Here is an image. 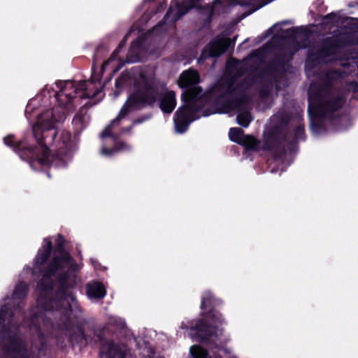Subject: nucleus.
<instances>
[{"label": "nucleus", "instance_id": "nucleus-13", "mask_svg": "<svg viewBox=\"0 0 358 358\" xmlns=\"http://www.w3.org/2000/svg\"><path fill=\"white\" fill-rule=\"evenodd\" d=\"M1 334L6 340L1 348L3 358H34L24 340L17 333H12L10 327L3 324Z\"/></svg>", "mask_w": 358, "mask_h": 358}, {"label": "nucleus", "instance_id": "nucleus-27", "mask_svg": "<svg viewBox=\"0 0 358 358\" xmlns=\"http://www.w3.org/2000/svg\"><path fill=\"white\" fill-rule=\"evenodd\" d=\"M181 99L184 103L182 106H189L192 111L196 113L200 110V107L196 104V96L192 90H186L182 92Z\"/></svg>", "mask_w": 358, "mask_h": 358}, {"label": "nucleus", "instance_id": "nucleus-1", "mask_svg": "<svg viewBox=\"0 0 358 358\" xmlns=\"http://www.w3.org/2000/svg\"><path fill=\"white\" fill-rule=\"evenodd\" d=\"M57 129L52 121L37 123L32 127V135L38 145V154H44L45 162L41 169L51 166L64 168L67 165L65 157L71 136L69 132L63 131L57 141Z\"/></svg>", "mask_w": 358, "mask_h": 358}, {"label": "nucleus", "instance_id": "nucleus-20", "mask_svg": "<svg viewBox=\"0 0 358 358\" xmlns=\"http://www.w3.org/2000/svg\"><path fill=\"white\" fill-rule=\"evenodd\" d=\"M176 7L177 10L174 15H173V13L175 11V9L173 8L171 6L169 8L163 19L156 25V28L161 27L165 24H171L175 23L189 12V10L192 8V5L191 3H187L185 1H182V3L178 2Z\"/></svg>", "mask_w": 358, "mask_h": 358}, {"label": "nucleus", "instance_id": "nucleus-35", "mask_svg": "<svg viewBox=\"0 0 358 358\" xmlns=\"http://www.w3.org/2000/svg\"><path fill=\"white\" fill-rule=\"evenodd\" d=\"M250 114L248 112H243L238 114L236 117L238 124L243 127H248L251 122Z\"/></svg>", "mask_w": 358, "mask_h": 358}, {"label": "nucleus", "instance_id": "nucleus-4", "mask_svg": "<svg viewBox=\"0 0 358 358\" xmlns=\"http://www.w3.org/2000/svg\"><path fill=\"white\" fill-rule=\"evenodd\" d=\"M222 303V301L216 298L210 291L203 292L200 308L201 310H206V311L201 313L203 318L197 320L194 324H192L189 327L190 331L193 333L197 341L206 343L214 338H217V327L210 324L207 322V319H210L213 322L219 324L224 323L222 315L217 310V308L221 306Z\"/></svg>", "mask_w": 358, "mask_h": 358}, {"label": "nucleus", "instance_id": "nucleus-14", "mask_svg": "<svg viewBox=\"0 0 358 358\" xmlns=\"http://www.w3.org/2000/svg\"><path fill=\"white\" fill-rule=\"evenodd\" d=\"M140 78L142 83H147L152 87L157 99L155 103L159 102V107L164 113H171L176 106V92L169 90L165 85H161L159 82L145 74H141Z\"/></svg>", "mask_w": 358, "mask_h": 358}, {"label": "nucleus", "instance_id": "nucleus-29", "mask_svg": "<svg viewBox=\"0 0 358 358\" xmlns=\"http://www.w3.org/2000/svg\"><path fill=\"white\" fill-rule=\"evenodd\" d=\"M86 113L87 109L85 108V106H83L73 117L72 123L77 131L79 133L81 132L85 127L84 122Z\"/></svg>", "mask_w": 358, "mask_h": 358}, {"label": "nucleus", "instance_id": "nucleus-32", "mask_svg": "<svg viewBox=\"0 0 358 358\" xmlns=\"http://www.w3.org/2000/svg\"><path fill=\"white\" fill-rule=\"evenodd\" d=\"M245 135L243 130L239 127H232L229 131V139L238 144L241 143Z\"/></svg>", "mask_w": 358, "mask_h": 358}, {"label": "nucleus", "instance_id": "nucleus-6", "mask_svg": "<svg viewBox=\"0 0 358 358\" xmlns=\"http://www.w3.org/2000/svg\"><path fill=\"white\" fill-rule=\"evenodd\" d=\"M353 44L351 36L345 32H340L323 38L316 50H309L306 64L310 68L324 63L326 59L336 55L341 51Z\"/></svg>", "mask_w": 358, "mask_h": 358}, {"label": "nucleus", "instance_id": "nucleus-55", "mask_svg": "<svg viewBox=\"0 0 358 358\" xmlns=\"http://www.w3.org/2000/svg\"><path fill=\"white\" fill-rule=\"evenodd\" d=\"M210 358H211V357H210Z\"/></svg>", "mask_w": 358, "mask_h": 358}, {"label": "nucleus", "instance_id": "nucleus-31", "mask_svg": "<svg viewBox=\"0 0 358 358\" xmlns=\"http://www.w3.org/2000/svg\"><path fill=\"white\" fill-rule=\"evenodd\" d=\"M28 293V286L24 282H20L15 287L13 292V298L14 299H24L27 297Z\"/></svg>", "mask_w": 358, "mask_h": 358}, {"label": "nucleus", "instance_id": "nucleus-36", "mask_svg": "<svg viewBox=\"0 0 358 358\" xmlns=\"http://www.w3.org/2000/svg\"><path fill=\"white\" fill-rule=\"evenodd\" d=\"M322 21L326 24L334 25L339 22V15L336 13L331 12L324 15Z\"/></svg>", "mask_w": 358, "mask_h": 358}, {"label": "nucleus", "instance_id": "nucleus-11", "mask_svg": "<svg viewBox=\"0 0 358 358\" xmlns=\"http://www.w3.org/2000/svg\"><path fill=\"white\" fill-rule=\"evenodd\" d=\"M92 333L96 338L101 358H126L127 345L109 338L110 329L108 327H94Z\"/></svg>", "mask_w": 358, "mask_h": 358}, {"label": "nucleus", "instance_id": "nucleus-12", "mask_svg": "<svg viewBox=\"0 0 358 358\" xmlns=\"http://www.w3.org/2000/svg\"><path fill=\"white\" fill-rule=\"evenodd\" d=\"M3 143L17 153L22 159L27 162L32 169L36 171L41 169V164L45 161L44 154L42 155L38 154V146L29 144L26 138L16 141L13 134L4 137Z\"/></svg>", "mask_w": 358, "mask_h": 358}, {"label": "nucleus", "instance_id": "nucleus-19", "mask_svg": "<svg viewBox=\"0 0 358 358\" xmlns=\"http://www.w3.org/2000/svg\"><path fill=\"white\" fill-rule=\"evenodd\" d=\"M69 340L73 345H76L80 347H85L88 344L95 345L97 344L96 338L91 334L85 332L84 324L82 322H78L76 326L71 329Z\"/></svg>", "mask_w": 358, "mask_h": 358}, {"label": "nucleus", "instance_id": "nucleus-53", "mask_svg": "<svg viewBox=\"0 0 358 358\" xmlns=\"http://www.w3.org/2000/svg\"><path fill=\"white\" fill-rule=\"evenodd\" d=\"M47 176H48V178H51V176H50L49 172H47Z\"/></svg>", "mask_w": 358, "mask_h": 358}, {"label": "nucleus", "instance_id": "nucleus-47", "mask_svg": "<svg viewBox=\"0 0 358 358\" xmlns=\"http://www.w3.org/2000/svg\"><path fill=\"white\" fill-rule=\"evenodd\" d=\"M236 36L234 37L232 39H231V47H234L236 43Z\"/></svg>", "mask_w": 358, "mask_h": 358}, {"label": "nucleus", "instance_id": "nucleus-9", "mask_svg": "<svg viewBox=\"0 0 358 358\" xmlns=\"http://www.w3.org/2000/svg\"><path fill=\"white\" fill-rule=\"evenodd\" d=\"M336 78V71H328L317 81L312 82L308 92V99L321 103H331L339 99L343 107L345 99L341 95L334 96L331 92Z\"/></svg>", "mask_w": 358, "mask_h": 358}, {"label": "nucleus", "instance_id": "nucleus-30", "mask_svg": "<svg viewBox=\"0 0 358 358\" xmlns=\"http://www.w3.org/2000/svg\"><path fill=\"white\" fill-rule=\"evenodd\" d=\"M127 148H128V145H127L126 143H124L123 141H115V145H114L113 148H108L103 146V147H102V148L101 150V153L103 155L110 157V156L113 155L116 152L126 150Z\"/></svg>", "mask_w": 358, "mask_h": 358}, {"label": "nucleus", "instance_id": "nucleus-28", "mask_svg": "<svg viewBox=\"0 0 358 358\" xmlns=\"http://www.w3.org/2000/svg\"><path fill=\"white\" fill-rule=\"evenodd\" d=\"M260 142L255 136L245 135L239 145H242L247 151H259Z\"/></svg>", "mask_w": 358, "mask_h": 358}, {"label": "nucleus", "instance_id": "nucleus-10", "mask_svg": "<svg viewBox=\"0 0 358 358\" xmlns=\"http://www.w3.org/2000/svg\"><path fill=\"white\" fill-rule=\"evenodd\" d=\"M341 108L342 103L339 99L331 103L308 100V113L311 131L314 134H319L325 131L324 120L331 117L334 112Z\"/></svg>", "mask_w": 358, "mask_h": 358}, {"label": "nucleus", "instance_id": "nucleus-17", "mask_svg": "<svg viewBox=\"0 0 358 358\" xmlns=\"http://www.w3.org/2000/svg\"><path fill=\"white\" fill-rule=\"evenodd\" d=\"M230 47L231 38L218 36L210 41L202 50L201 58L206 59L218 57L224 54Z\"/></svg>", "mask_w": 358, "mask_h": 358}, {"label": "nucleus", "instance_id": "nucleus-16", "mask_svg": "<svg viewBox=\"0 0 358 358\" xmlns=\"http://www.w3.org/2000/svg\"><path fill=\"white\" fill-rule=\"evenodd\" d=\"M45 313H33L29 319L30 326L34 328L36 331L41 330V322L43 321V324L50 327V329L58 328L60 329L70 330L71 325L68 326L67 328L60 327L57 323L59 321V316H55L53 313L56 311V308L50 310L43 309ZM71 324H72L71 323Z\"/></svg>", "mask_w": 358, "mask_h": 358}, {"label": "nucleus", "instance_id": "nucleus-34", "mask_svg": "<svg viewBox=\"0 0 358 358\" xmlns=\"http://www.w3.org/2000/svg\"><path fill=\"white\" fill-rule=\"evenodd\" d=\"M190 353L193 358H210L207 350L200 345L191 347Z\"/></svg>", "mask_w": 358, "mask_h": 358}, {"label": "nucleus", "instance_id": "nucleus-46", "mask_svg": "<svg viewBox=\"0 0 358 358\" xmlns=\"http://www.w3.org/2000/svg\"><path fill=\"white\" fill-rule=\"evenodd\" d=\"M213 13H210L206 19L205 24H210L212 21Z\"/></svg>", "mask_w": 358, "mask_h": 358}, {"label": "nucleus", "instance_id": "nucleus-5", "mask_svg": "<svg viewBox=\"0 0 358 358\" xmlns=\"http://www.w3.org/2000/svg\"><path fill=\"white\" fill-rule=\"evenodd\" d=\"M238 63L236 59L229 63V67L236 72L234 76L216 82L208 90V96L214 99L213 106L218 113H229L237 108L241 103V99L233 96L236 90L235 84L237 78L243 76L245 73L244 69Z\"/></svg>", "mask_w": 358, "mask_h": 358}, {"label": "nucleus", "instance_id": "nucleus-54", "mask_svg": "<svg viewBox=\"0 0 358 358\" xmlns=\"http://www.w3.org/2000/svg\"><path fill=\"white\" fill-rule=\"evenodd\" d=\"M34 358H36L34 355Z\"/></svg>", "mask_w": 358, "mask_h": 358}, {"label": "nucleus", "instance_id": "nucleus-18", "mask_svg": "<svg viewBox=\"0 0 358 358\" xmlns=\"http://www.w3.org/2000/svg\"><path fill=\"white\" fill-rule=\"evenodd\" d=\"M196 112L192 111L189 106H180L174 114V124L176 131L179 134L185 133L196 118L194 115Z\"/></svg>", "mask_w": 358, "mask_h": 358}, {"label": "nucleus", "instance_id": "nucleus-44", "mask_svg": "<svg viewBox=\"0 0 358 358\" xmlns=\"http://www.w3.org/2000/svg\"><path fill=\"white\" fill-rule=\"evenodd\" d=\"M122 85H123V80H122V78H118L117 79H116L115 87L117 88H119V87H121Z\"/></svg>", "mask_w": 358, "mask_h": 358}, {"label": "nucleus", "instance_id": "nucleus-43", "mask_svg": "<svg viewBox=\"0 0 358 358\" xmlns=\"http://www.w3.org/2000/svg\"><path fill=\"white\" fill-rule=\"evenodd\" d=\"M134 125L133 124L131 126L123 127L121 129L122 133H131Z\"/></svg>", "mask_w": 358, "mask_h": 358}, {"label": "nucleus", "instance_id": "nucleus-21", "mask_svg": "<svg viewBox=\"0 0 358 358\" xmlns=\"http://www.w3.org/2000/svg\"><path fill=\"white\" fill-rule=\"evenodd\" d=\"M289 59H286L285 54L276 56L266 66L265 73H285L287 72V69L290 66L289 64Z\"/></svg>", "mask_w": 358, "mask_h": 358}, {"label": "nucleus", "instance_id": "nucleus-38", "mask_svg": "<svg viewBox=\"0 0 358 358\" xmlns=\"http://www.w3.org/2000/svg\"><path fill=\"white\" fill-rule=\"evenodd\" d=\"M272 85V82H271V83H267L262 84L259 89V95L263 98L268 97L271 94V86Z\"/></svg>", "mask_w": 358, "mask_h": 358}, {"label": "nucleus", "instance_id": "nucleus-15", "mask_svg": "<svg viewBox=\"0 0 358 358\" xmlns=\"http://www.w3.org/2000/svg\"><path fill=\"white\" fill-rule=\"evenodd\" d=\"M87 89V83L85 81H82L76 87L73 83L68 81L66 83V86L62 87L60 90L56 93L55 97L59 104L64 108L68 107L76 95L82 92L80 96L82 99L90 98L91 96L85 91Z\"/></svg>", "mask_w": 358, "mask_h": 358}, {"label": "nucleus", "instance_id": "nucleus-48", "mask_svg": "<svg viewBox=\"0 0 358 358\" xmlns=\"http://www.w3.org/2000/svg\"><path fill=\"white\" fill-rule=\"evenodd\" d=\"M236 36L234 37L232 39H231V47H234L236 43Z\"/></svg>", "mask_w": 358, "mask_h": 358}, {"label": "nucleus", "instance_id": "nucleus-25", "mask_svg": "<svg viewBox=\"0 0 358 358\" xmlns=\"http://www.w3.org/2000/svg\"><path fill=\"white\" fill-rule=\"evenodd\" d=\"M234 5H239L244 7H252L244 16L249 15L256 10H259L265 5L271 3L273 0H230Z\"/></svg>", "mask_w": 358, "mask_h": 358}, {"label": "nucleus", "instance_id": "nucleus-51", "mask_svg": "<svg viewBox=\"0 0 358 358\" xmlns=\"http://www.w3.org/2000/svg\"><path fill=\"white\" fill-rule=\"evenodd\" d=\"M281 24H289V22L288 20H284V21L281 22Z\"/></svg>", "mask_w": 358, "mask_h": 358}, {"label": "nucleus", "instance_id": "nucleus-39", "mask_svg": "<svg viewBox=\"0 0 358 358\" xmlns=\"http://www.w3.org/2000/svg\"><path fill=\"white\" fill-rule=\"evenodd\" d=\"M152 117L151 113L145 114L139 117L134 119L132 122L133 125L140 124L147 120H149Z\"/></svg>", "mask_w": 358, "mask_h": 358}, {"label": "nucleus", "instance_id": "nucleus-23", "mask_svg": "<svg viewBox=\"0 0 358 358\" xmlns=\"http://www.w3.org/2000/svg\"><path fill=\"white\" fill-rule=\"evenodd\" d=\"M198 71L192 69L184 71L179 77L178 85L181 88H189L199 82Z\"/></svg>", "mask_w": 358, "mask_h": 358}, {"label": "nucleus", "instance_id": "nucleus-22", "mask_svg": "<svg viewBox=\"0 0 358 358\" xmlns=\"http://www.w3.org/2000/svg\"><path fill=\"white\" fill-rule=\"evenodd\" d=\"M52 252V243L48 238L43 240L42 247L38 250L37 255L34 260L36 267H41L47 263Z\"/></svg>", "mask_w": 358, "mask_h": 358}, {"label": "nucleus", "instance_id": "nucleus-8", "mask_svg": "<svg viewBox=\"0 0 358 358\" xmlns=\"http://www.w3.org/2000/svg\"><path fill=\"white\" fill-rule=\"evenodd\" d=\"M156 100L155 92L152 87L147 83H142L141 79L139 78L138 80L135 81L133 92L129 96L111 124H118L133 110H141L148 106L153 107Z\"/></svg>", "mask_w": 358, "mask_h": 358}, {"label": "nucleus", "instance_id": "nucleus-45", "mask_svg": "<svg viewBox=\"0 0 358 358\" xmlns=\"http://www.w3.org/2000/svg\"><path fill=\"white\" fill-rule=\"evenodd\" d=\"M102 49H103V46H101V45H100V46H99V47L96 49L95 52H94V57H93L94 60L96 59V57L98 56V54L99 53V52H100Z\"/></svg>", "mask_w": 358, "mask_h": 358}, {"label": "nucleus", "instance_id": "nucleus-52", "mask_svg": "<svg viewBox=\"0 0 358 358\" xmlns=\"http://www.w3.org/2000/svg\"><path fill=\"white\" fill-rule=\"evenodd\" d=\"M355 29L358 31V22L354 24Z\"/></svg>", "mask_w": 358, "mask_h": 358}, {"label": "nucleus", "instance_id": "nucleus-7", "mask_svg": "<svg viewBox=\"0 0 358 358\" xmlns=\"http://www.w3.org/2000/svg\"><path fill=\"white\" fill-rule=\"evenodd\" d=\"M276 122L264 135L262 149L269 151L275 157H281L287 153L285 142L287 141V126L289 117L286 113H279L273 117Z\"/></svg>", "mask_w": 358, "mask_h": 358}, {"label": "nucleus", "instance_id": "nucleus-37", "mask_svg": "<svg viewBox=\"0 0 358 358\" xmlns=\"http://www.w3.org/2000/svg\"><path fill=\"white\" fill-rule=\"evenodd\" d=\"M8 316L13 317V313L5 305L0 309V326L6 322Z\"/></svg>", "mask_w": 358, "mask_h": 358}, {"label": "nucleus", "instance_id": "nucleus-33", "mask_svg": "<svg viewBox=\"0 0 358 358\" xmlns=\"http://www.w3.org/2000/svg\"><path fill=\"white\" fill-rule=\"evenodd\" d=\"M284 32L289 38L294 39L297 35H306L308 31L303 27H293L285 29Z\"/></svg>", "mask_w": 358, "mask_h": 358}, {"label": "nucleus", "instance_id": "nucleus-24", "mask_svg": "<svg viewBox=\"0 0 358 358\" xmlns=\"http://www.w3.org/2000/svg\"><path fill=\"white\" fill-rule=\"evenodd\" d=\"M292 134L293 138L292 140L287 138V141L285 142V145H287L290 152H293L296 150L299 141H305L306 139L304 124L299 123L294 128Z\"/></svg>", "mask_w": 358, "mask_h": 358}, {"label": "nucleus", "instance_id": "nucleus-3", "mask_svg": "<svg viewBox=\"0 0 358 358\" xmlns=\"http://www.w3.org/2000/svg\"><path fill=\"white\" fill-rule=\"evenodd\" d=\"M55 243L52 258L40 271L44 278L55 277L56 281L60 284L59 292H63L67 286L74 284L78 265L70 252L66 250V240L62 234H57Z\"/></svg>", "mask_w": 358, "mask_h": 358}, {"label": "nucleus", "instance_id": "nucleus-40", "mask_svg": "<svg viewBox=\"0 0 358 358\" xmlns=\"http://www.w3.org/2000/svg\"><path fill=\"white\" fill-rule=\"evenodd\" d=\"M111 125H113V124H110V125H108L103 130V131L101 132V134L100 135V137L102 138H106V137H113V139H114V141H116V139H115V136H113V134L112 133Z\"/></svg>", "mask_w": 358, "mask_h": 358}, {"label": "nucleus", "instance_id": "nucleus-2", "mask_svg": "<svg viewBox=\"0 0 358 358\" xmlns=\"http://www.w3.org/2000/svg\"><path fill=\"white\" fill-rule=\"evenodd\" d=\"M52 278L48 279L44 278L42 275V279L38 282L37 286L41 292L37 299V304L39 308L46 310H52L56 308V311L53 314L55 316H59V321L57 324L60 327L67 328L71 323V316L73 313V303L76 300L71 289L76 287L77 285L78 276L77 274H75L74 284L67 286L63 292H59L60 284L57 282L58 287L55 291V296L50 297L48 294L54 287Z\"/></svg>", "mask_w": 358, "mask_h": 358}, {"label": "nucleus", "instance_id": "nucleus-49", "mask_svg": "<svg viewBox=\"0 0 358 358\" xmlns=\"http://www.w3.org/2000/svg\"><path fill=\"white\" fill-rule=\"evenodd\" d=\"M210 114H212V113H211V112L208 111V110H205L203 111V116H208V115H210Z\"/></svg>", "mask_w": 358, "mask_h": 358}, {"label": "nucleus", "instance_id": "nucleus-42", "mask_svg": "<svg viewBox=\"0 0 358 358\" xmlns=\"http://www.w3.org/2000/svg\"><path fill=\"white\" fill-rule=\"evenodd\" d=\"M349 88L353 92H358V82L352 81L349 83Z\"/></svg>", "mask_w": 358, "mask_h": 358}, {"label": "nucleus", "instance_id": "nucleus-50", "mask_svg": "<svg viewBox=\"0 0 358 358\" xmlns=\"http://www.w3.org/2000/svg\"><path fill=\"white\" fill-rule=\"evenodd\" d=\"M275 26V25H273V27H270V28L267 30V31H266V32H267V34H268H268H271V33L273 32V27H274Z\"/></svg>", "mask_w": 358, "mask_h": 358}, {"label": "nucleus", "instance_id": "nucleus-26", "mask_svg": "<svg viewBox=\"0 0 358 358\" xmlns=\"http://www.w3.org/2000/svg\"><path fill=\"white\" fill-rule=\"evenodd\" d=\"M86 289L87 294L90 298L101 299L106 294V289L103 285L96 281L88 283Z\"/></svg>", "mask_w": 358, "mask_h": 358}, {"label": "nucleus", "instance_id": "nucleus-41", "mask_svg": "<svg viewBox=\"0 0 358 358\" xmlns=\"http://www.w3.org/2000/svg\"><path fill=\"white\" fill-rule=\"evenodd\" d=\"M127 37H128V34H126L124 36V38H122V40L120 42L118 46L116 48V49L113 52V55H118L120 52V51L124 47V45H125V44L127 43Z\"/></svg>", "mask_w": 358, "mask_h": 358}]
</instances>
